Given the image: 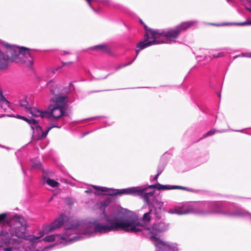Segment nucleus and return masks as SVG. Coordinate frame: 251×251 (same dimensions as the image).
I'll use <instances>...</instances> for the list:
<instances>
[{
    "label": "nucleus",
    "mask_w": 251,
    "mask_h": 251,
    "mask_svg": "<svg viewBox=\"0 0 251 251\" xmlns=\"http://www.w3.org/2000/svg\"><path fill=\"white\" fill-rule=\"evenodd\" d=\"M91 186L95 190L104 192L105 193V194L110 196L116 195H130L136 196V194H137L138 193L140 192L141 191V189L140 188H138V186L121 189H112L105 187H100L94 185Z\"/></svg>",
    "instance_id": "obj_9"
},
{
    "label": "nucleus",
    "mask_w": 251,
    "mask_h": 251,
    "mask_svg": "<svg viewBox=\"0 0 251 251\" xmlns=\"http://www.w3.org/2000/svg\"><path fill=\"white\" fill-rule=\"evenodd\" d=\"M0 147H2V148H4V146H1V145H0Z\"/></svg>",
    "instance_id": "obj_35"
},
{
    "label": "nucleus",
    "mask_w": 251,
    "mask_h": 251,
    "mask_svg": "<svg viewBox=\"0 0 251 251\" xmlns=\"http://www.w3.org/2000/svg\"><path fill=\"white\" fill-rule=\"evenodd\" d=\"M248 10H249V11H250V12H251V8H248Z\"/></svg>",
    "instance_id": "obj_33"
},
{
    "label": "nucleus",
    "mask_w": 251,
    "mask_h": 251,
    "mask_svg": "<svg viewBox=\"0 0 251 251\" xmlns=\"http://www.w3.org/2000/svg\"><path fill=\"white\" fill-rule=\"evenodd\" d=\"M71 63H72V62H69V63L62 62V64H63V66H65V65L68 64H71Z\"/></svg>",
    "instance_id": "obj_30"
},
{
    "label": "nucleus",
    "mask_w": 251,
    "mask_h": 251,
    "mask_svg": "<svg viewBox=\"0 0 251 251\" xmlns=\"http://www.w3.org/2000/svg\"><path fill=\"white\" fill-rule=\"evenodd\" d=\"M92 192V191L91 189H88L87 190H86L85 191V193L87 194L91 193Z\"/></svg>",
    "instance_id": "obj_26"
},
{
    "label": "nucleus",
    "mask_w": 251,
    "mask_h": 251,
    "mask_svg": "<svg viewBox=\"0 0 251 251\" xmlns=\"http://www.w3.org/2000/svg\"><path fill=\"white\" fill-rule=\"evenodd\" d=\"M239 56H241V57H250V58H251V52H249V53H242V54H241L240 55L235 56L233 57V59H235L237 57H239Z\"/></svg>",
    "instance_id": "obj_20"
},
{
    "label": "nucleus",
    "mask_w": 251,
    "mask_h": 251,
    "mask_svg": "<svg viewBox=\"0 0 251 251\" xmlns=\"http://www.w3.org/2000/svg\"><path fill=\"white\" fill-rule=\"evenodd\" d=\"M155 204H157L159 206V207L158 208H161V207L163 206V203L160 201H158L157 200L156 197H155V203L154 204H152L153 205H154Z\"/></svg>",
    "instance_id": "obj_22"
},
{
    "label": "nucleus",
    "mask_w": 251,
    "mask_h": 251,
    "mask_svg": "<svg viewBox=\"0 0 251 251\" xmlns=\"http://www.w3.org/2000/svg\"><path fill=\"white\" fill-rule=\"evenodd\" d=\"M39 251L36 250V251Z\"/></svg>",
    "instance_id": "obj_37"
},
{
    "label": "nucleus",
    "mask_w": 251,
    "mask_h": 251,
    "mask_svg": "<svg viewBox=\"0 0 251 251\" xmlns=\"http://www.w3.org/2000/svg\"><path fill=\"white\" fill-rule=\"evenodd\" d=\"M47 86L50 89L51 94L53 95L51 100L54 103V105L65 108L69 102L68 96L60 93L59 88L53 81H49L47 83Z\"/></svg>",
    "instance_id": "obj_8"
},
{
    "label": "nucleus",
    "mask_w": 251,
    "mask_h": 251,
    "mask_svg": "<svg viewBox=\"0 0 251 251\" xmlns=\"http://www.w3.org/2000/svg\"><path fill=\"white\" fill-rule=\"evenodd\" d=\"M149 187L156 188L158 190H170V189H176V188L188 190V189L187 188L182 187L180 186L162 185L158 183L157 184H155L150 185Z\"/></svg>",
    "instance_id": "obj_11"
},
{
    "label": "nucleus",
    "mask_w": 251,
    "mask_h": 251,
    "mask_svg": "<svg viewBox=\"0 0 251 251\" xmlns=\"http://www.w3.org/2000/svg\"><path fill=\"white\" fill-rule=\"evenodd\" d=\"M111 199L110 198H107L99 203L98 204V207L100 210L103 211L104 213L105 208L111 203Z\"/></svg>",
    "instance_id": "obj_14"
},
{
    "label": "nucleus",
    "mask_w": 251,
    "mask_h": 251,
    "mask_svg": "<svg viewBox=\"0 0 251 251\" xmlns=\"http://www.w3.org/2000/svg\"><path fill=\"white\" fill-rule=\"evenodd\" d=\"M169 224L165 222L156 223L151 227L143 229V233L153 243L156 251H178L179 249L175 243L165 242L159 238L160 233L169 229Z\"/></svg>",
    "instance_id": "obj_6"
},
{
    "label": "nucleus",
    "mask_w": 251,
    "mask_h": 251,
    "mask_svg": "<svg viewBox=\"0 0 251 251\" xmlns=\"http://www.w3.org/2000/svg\"><path fill=\"white\" fill-rule=\"evenodd\" d=\"M100 117H92V118H90V119H97L98 118H100Z\"/></svg>",
    "instance_id": "obj_31"
},
{
    "label": "nucleus",
    "mask_w": 251,
    "mask_h": 251,
    "mask_svg": "<svg viewBox=\"0 0 251 251\" xmlns=\"http://www.w3.org/2000/svg\"><path fill=\"white\" fill-rule=\"evenodd\" d=\"M89 132H84L81 134V137H83L85 136V135H87L88 134H89Z\"/></svg>",
    "instance_id": "obj_28"
},
{
    "label": "nucleus",
    "mask_w": 251,
    "mask_h": 251,
    "mask_svg": "<svg viewBox=\"0 0 251 251\" xmlns=\"http://www.w3.org/2000/svg\"><path fill=\"white\" fill-rule=\"evenodd\" d=\"M67 201L69 204H72L73 203V201L70 199H67Z\"/></svg>",
    "instance_id": "obj_27"
},
{
    "label": "nucleus",
    "mask_w": 251,
    "mask_h": 251,
    "mask_svg": "<svg viewBox=\"0 0 251 251\" xmlns=\"http://www.w3.org/2000/svg\"><path fill=\"white\" fill-rule=\"evenodd\" d=\"M64 54H66V53H68V52H65V51H64Z\"/></svg>",
    "instance_id": "obj_34"
},
{
    "label": "nucleus",
    "mask_w": 251,
    "mask_h": 251,
    "mask_svg": "<svg viewBox=\"0 0 251 251\" xmlns=\"http://www.w3.org/2000/svg\"><path fill=\"white\" fill-rule=\"evenodd\" d=\"M231 0H227V1H230Z\"/></svg>",
    "instance_id": "obj_36"
},
{
    "label": "nucleus",
    "mask_w": 251,
    "mask_h": 251,
    "mask_svg": "<svg viewBox=\"0 0 251 251\" xmlns=\"http://www.w3.org/2000/svg\"><path fill=\"white\" fill-rule=\"evenodd\" d=\"M19 117L21 118L26 121L31 126V127L32 129H34V128L38 125V121L34 118H26L25 117H22L18 115Z\"/></svg>",
    "instance_id": "obj_15"
},
{
    "label": "nucleus",
    "mask_w": 251,
    "mask_h": 251,
    "mask_svg": "<svg viewBox=\"0 0 251 251\" xmlns=\"http://www.w3.org/2000/svg\"><path fill=\"white\" fill-rule=\"evenodd\" d=\"M159 175L157 174L154 177V180H156L159 176Z\"/></svg>",
    "instance_id": "obj_29"
},
{
    "label": "nucleus",
    "mask_w": 251,
    "mask_h": 251,
    "mask_svg": "<svg viewBox=\"0 0 251 251\" xmlns=\"http://www.w3.org/2000/svg\"><path fill=\"white\" fill-rule=\"evenodd\" d=\"M217 132H219V131L216 130L215 129H211V130H209L208 132H207V133H206L205 134H204L203 136V137H207L208 136H211L212 135H213Z\"/></svg>",
    "instance_id": "obj_19"
},
{
    "label": "nucleus",
    "mask_w": 251,
    "mask_h": 251,
    "mask_svg": "<svg viewBox=\"0 0 251 251\" xmlns=\"http://www.w3.org/2000/svg\"><path fill=\"white\" fill-rule=\"evenodd\" d=\"M53 127L60 128V126L54 124L52 126L49 127L45 131H43L42 127L38 125L34 128H35L38 134V137H37L36 139L38 140L46 138L49 131Z\"/></svg>",
    "instance_id": "obj_12"
},
{
    "label": "nucleus",
    "mask_w": 251,
    "mask_h": 251,
    "mask_svg": "<svg viewBox=\"0 0 251 251\" xmlns=\"http://www.w3.org/2000/svg\"><path fill=\"white\" fill-rule=\"evenodd\" d=\"M164 169V166L163 165L159 166L157 168V174H158L160 175L163 172Z\"/></svg>",
    "instance_id": "obj_23"
},
{
    "label": "nucleus",
    "mask_w": 251,
    "mask_h": 251,
    "mask_svg": "<svg viewBox=\"0 0 251 251\" xmlns=\"http://www.w3.org/2000/svg\"><path fill=\"white\" fill-rule=\"evenodd\" d=\"M92 49H96V50H103L105 49V46L102 45H98V46L93 47Z\"/></svg>",
    "instance_id": "obj_21"
},
{
    "label": "nucleus",
    "mask_w": 251,
    "mask_h": 251,
    "mask_svg": "<svg viewBox=\"0 0 251 251\" xmlns=\"http://www.w3.org/2000/svg\"><path fill=\"white\" fill-rule=\"evenodd\" d=\"M46 183L49 185L50 186L52 187H57L59 185V183L57 182L56 181L51 179L50 178H48L47 181Z\"/></svg>",
    "instance_id": "obj_18"
},
{
    "label": "nucleus",
    "mask_w": 251,
    "mask_h": 251,
    "mask_svg": "<svg viewBox=\"0 0 251 251\" xmlns=\"http://www.w3.org/2000/svg\"><path fill=\"white\" fill-rule=\"evenodd\" d=\"M31 111L36 117L46 118L53 123H56L63 116H69L68 113L64 110V108L54 104L50 105L48 110L42 111L33 108Z\"/></svg>",
    "instance_id": "obj_7"
},
{
    "label": "nucleus",
    "mask_w": 251,
    "mask_h": 251,
    "mask_svg": "<svg viewBox=\"0 0 251 251\" xmlns=\"http://www.w3.org/2000/svg\"><path fill=\"white\" fill-rule=\"evenodd\" d=\"M223 25H240V26L250 25H251V21H246L244 22H241V23H225V24H223Z\"/></svg>",
    "instance_id": "obj_17"
},
{
    "label": "nucleus",
    "mask_w": 251,
    "mask_h": 251,
    "mask_svg": "<svg viewBox=\"0 0 251 251\" xmlns=\"http://www.w3.org/2000/svg\"><path fill=\"white\" fill-rule=\"evenodd\" d=\"M212 55L214 57H220L222 55V53H218L217 54H214V53H212Z\"/></svg>",
    "instance_id": "obj_25"
},
{
    "label": "nucleus",
    "mask_w": 251,
    "mask_h": 251,
    "mask_svg": "<svg viewBox=\"0 0 251 251\" xmlns=\"http://www.w3.org/2000/svg\"><path fill=\"white\" fill-rule=\"evenodd\" d=\"M6 216V214L5 213H2L0 214V222H3L5 220Z\"/></svg>",
    "instance_id": "obj_24"
},
{
    "label": "nucleus",
    "mask_w": 251,
    "mask_h": 251,
    "mask_svg": "<svg viewBox=\"0 0 251 251\" xmlns=\"http://www.w3.org/2000/svg\"><path fill=\"white\" fill-rule=\"evenodd\" d=\"M19 104L22 107L24 108L26 111L29 112L33 116L36 117L34 114L32 113L31 110L33 108H36L34 107H30L29 105L28 102L27 101L26 98H24L23 100H21L19 101Z\"/></svg>",
    "instance_id": "obj_13"
},
{
    "label": "nucleus",
    "mask_w": 251,
    "mask_h": 251,
    "mask_svg": "<svg viewBox=\"0 0 251 251\" xmlns=\"http://www.w3.org/2000/svg\"><path fill=\"white\" fill-rule=\"evenodd\" d=\"M6 48L5 52L0 50V70L7 68L12 62L27 63L31 65L32 57L27 48H19L4 43ZM10 107V102L3 97L0 88V107L5 111Z\"/></svg>",
    "instance_id": "obj_5"
},
{
    "label": "nucleus",
    "mask_w": 251,
    "mask_h": 251,
    "mask_svg": "<svg viewBox=\"0 0 251 251\" xmlns=\"http://www.w3.org/2000/svg\"><path fill=\"white\" fill-rule=\"evenodd\" d=\"M141 191L136 194V196H140L148 205L154 204L155 203L154 191L146 193L145 191L150 189L149 185H142L138 186Z\"/></svg>",
    "instance_id": "obj_10"
},
{
    "label": "nucleus",
    "mask_w": 251,
    "mask_h": 251,
    "mask_svg": "<svg viewBox=\"0 0 251 251\" xmlns=\"http://www.w3.org/2000/svg\"><path fill=\"white\" fill-rule=\"evenodd\" d=\"M197 21H191L183 22L176 27L169 29L152 30L145 25L144 26L147 32L145 34V39L138 45L141 49H144L155 44L170 43L175 42L180 33L188 28L196 25Z\"/></svg>",
    "instance_id": "obj_4"
},
{
    "label": "nucleus",
    "mask_w": 251,
    "mask_h": 251,
    "mask_svg": "<svg viewBox=\"0 0 251 251\" xmlns=\"http://www.w3.org/2000/svg\"><path fill=\"white\" fill-rule=\"evenodd\" d=\"M170 214L183 215L189 213L206 215L219 214L227 217H239L249 218L251 219V214L241 207L234 205H229L221 201L205 202L204 204H190L184 202L179 204L174 208L167 211Z\"/></svg>",
    "instance_id": "obj_2"
},
{
    "label": "nucleus",
    "mask_w": 251,
    "mask_h": 251,
    "mask_svg": "<svg viewBox=\"0 0 251 251\" xmlns=\"http://www.w3.org/2000/svg\"><path fill=\"white\" fill-rule=\"evenodd\" d=\"M107 224L103 225L97 219H93L87 222L70 221L68 217L61 214L50 225L43 226V229L39 232L40 235L26 236L27 222L24 218L19 215L14 216L10 220V229L8 231L1 232L2 242H0V251H27L24 247L19 246V240L14 237L24 238L34 244L40 241V238L45 234L65 226V232L63 235L52 234L46 236L42 240L46 242L58 240L61 243L68 244L77 241L85 237H90L96 233L105 234L106 232L115 229L118 225L113 222L110 217L106 218Z\"/></svg>",
    "instance_id": "obj_1"
},
{
    "label": "nucleus",
    "mask_w": 251,
    "mask_h": 251,
    "mask_svg": "<svg viewBox=\"0 0 251 251\" xmlns=\"http://www.w3.org/2000/svg\"><path fill=\"white\" fill-rule=\"evenodd\" d=\"M153 215H154L157 220L161 219L164 217L163 210L162 208H157L154 207V209H150L148 211L145 212L142 217V221L143 223H140L137 217L135 216H128L124 218H120L115 214L106 215L104 214V216L102 218H97L99 222L103 225L107 224L106 219L107 217H110L112 219V221L118 225L115 229L106 232L105 233L123 230L126 232H128L134 233H141L146 237L143 233V229L145 228L151 227L152 226L147 227L145 225L150 223ZM160 222H156L154 223H159ZM161 222H163L162 221ZM154 225V224H153Z\"/></svg>",
    "instance_id": "obj_3"
},
{
    "label": "nucleus",
    "mask_w": 251,
    "mask_h": 251,
    "mask_svg": "<svg viewBox=\"0 0 251 251\" xmlns=\"http://www.w3.org/2000/svg\"><path fill=\"white\" fill-rule=\"evenodd\" d=\"M141 42V41H140V42L138 44H137V45H136V47H137V48H139V49H138V50H136V56H135V57L133 59V60H132V61H130V62H129L127 63H125V64H124L120 65H119V66H117V67H116V70H119V69H121V68H123V67H126V66H128V65H130V64H132V62L135 60V59H136V57L137 56L138 54H139V52H140V50H142V49H141L139 47H138L137 46H138V44H139Z\"/></svg>",
    "instance_id": "obj_16"
},
{
    "label": "nucleus",
    "mask_w": 251,
    "mask_h": 251,
    "mask_svg": "<svg viewBox=\"0 0 251 251\" xmlns=\"http://www.w3.org/2000/svg\"><path fill=\"white\" fill-rule=\"evenodd\" d=\"M140 22L141 24L144 25L143 22L141 20H140Z\"/></svg>",
    "instance_id": "obj_32"
}]
</instances>
